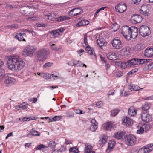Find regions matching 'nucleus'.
<instances>
[{
    "label": "nucleus",
    "instance_id": "33",
    "mask_svg": "<svg viewBox=\"0 0 153 153\" xmlns=\"http://www.w3.org/2000/svg\"><path fill=\"white\" fill-rule=\"evenodd\" d=\"M145 48L144 45L142 44H137L135 47V49L136 51H140L144 49Z\"/></svg>",
    "mask_w": 153,
    "mask_h": 153
},
{
    "label": "nucleus",
    "instance_id": "16",
    "mask_svg": "<svg viewBox=\"0 0 153 153\" xmlns=\"http://www.w3.org/2000/svg\"><path fill=\"white\" fill-rule=\"evenodd\" d=\"M23 36H26L25 33H24L22 30L19 31V33H18L15 36V38L17 39L19 41H26L25 39L23 38Z\"/></svg>",
    "mask_w": 153,
    "mask_h": 153
},
{
    "label": "nucleus",
    "instance_id": "4",
    "mask_svg": "<svg viewBox=\"0 0 153 153\" xmlns=\"http://www.w3.org/2000/svg\"><path fill=\"white\" fill-rule=\"evenodd\" d=\"M35 48L32 46H27L22 52V54L25 56H32L34 52Z\"/></svg>",
    "mask_w": 153,
    "mask_h": 153
},
{
    "label": "nucleus",
    "instance_id": "36",
    "mask_svg": "<svg viewBox=\"0 0 153 153\" xmlns=\"http://www.w3.org/2000/svg\"><path fill=\"white\" fill-rule=\"evenodd\" d=\"M138 129L137 131V133L138 134H141L143 132L144 129L143 127V125L141 124H139L138 126Z\"/></svg>",
    "mask_w": 153,
    "mask_h": 153
},
{
    "label": "nucleus",
    "instance_id": "14",
    "mask_svg": "<svg viewBox=\"0 0 153 153\" xmlns=\"http://www.w3.org/2000/svg\"><path fill=\"white\" fill-rule=\"evenodd\" d=\"M149 60L150 59H133V62H134V65L138 64H143L149 62Z\"/></svg>",
    "mask_w": 153,
    "mask_h": 153
},
{
    "label": "nucleus",
    "instance_id": "48",
    "mask_svg": "<svg viewBox=\"0 0 153 153\" xmlns=\"http://www.w3.org/2000/svg\"><path fill=\"white\" fill-rule=\"evenodd\" d=\"M84 43L85 44V46L88 45V43L87 42V36L86 34H84Z\"/></svg>",
    "mask_w": 153,
    "mask_h": 153
},
{
    "label": "nucleus",
    "instance_id": "21",
    "mask_svg": "<svg viewBox=\"0 0 153 153\" xmlns=\"http://www.w3.org/2000/svg\"><path fill=\"white\" fill-rule=\"evenodd\" d=\"M137 111L134 106L130 108L128 110V114L131 117L134 116L136 114Z\"/></svg>",
    "mask_w": 153,
    "mask_h": 153
},
{
    "label": "nucleus",
    "instance_id": "53",
    "mask_svg": "<svg viewBox=\"0 0 153 153\" xmlns=\"http://www.w3.org/2000/svg\"><path fill=\"white\" fill-rule=\"evenodd\" d=\"M137 71H138V69L137 68H135V69H132L130 72H129L127 74L129 75L130 74H133V73L137 72Z\"/></svg>",
    "mask_w": 153,
    "mask_h": 153
},
{
    "label": "nucleus",
    "instance_id": "52",
    "mask_svg": "<svg viewBox=\"0 0 153 153\" xmlns=\"http://www.w3.org/2000/svg\"><path fill=\"white\" fill-rule=\"evenodd\" d=\"M5 71L3 68H0V77L4 76L5 74Z\"/></svg>",
    "mask_w": 153,
    "mask_h": 153
},
{
    "label": "nucleus",
    "instance_id": "60",
    "mask_svg": "<svg viewBox=\"0 0 153 153\" xmlns=\"http://www.w3.org/2000/svg\"><path fill=\"white\" fill-rule=\"evenodd\" d=\"M148 69L150 70L153 68V63L152 62L149 64L148 65Z\"/></svg>",
    "mask_w": 153,
    "mask_h": 153
},
{
    "label": "nucleus",
    "instance_id": "3",
    "mask_svg": "<svg viewBox=\"0 0 153 153\" xmlns=\"http://www.w3.org/2000/svg\"><path fill=\"white\" fill-rule=\"evenodd\" d=\"M131 27L128 26H124L122 27L121 33L125 39L128 40H130Z\"/></svg>",
    "mask_w": 153,
    "mask_h": 153
},
{
    "label": "nucleus",
    "instance_id": "28",
    "mask_svg": "<svg viewBox=\"0 0 153 153\" xmlns=\"http://www.w3.org/2000/svg\"><path fill=\"white\" fill-rule=\"evenodd\" d=\"M15 80L11 77H8L4 80V83L7 86L10 85L12 83L15 82Z\"/></svg>",
    "mask_w": 153,
    "mask_h": 153
},
{
    "label": "nucleus",
    "instance_id": "22",
    "mask_svg": "<svg viewBox=\"0 0 153 153\" xmlns=\"http://www.w3.org/2000/svg\"><path fill=\"white\" fill-rule=\"evenodd\" d=\"M108 144V147L106 150L107 153H109L111 151V149L114 147L115 142L113 140H111L109 141Z\"/></svg>",
    "mask_w": 153,
    "mask_h": 153
},
{
    "label": "nucleus",
    "instance_id": "8",
    "mask_svg": "<svg viewBox=\"0 0 153 153\" xmlns=\"http://www.w3.org/2000/svg\"><path fill=\"white\" fill-rule=\"evenodd\" d=\"M140 115L141 119L143 121L148 123L152 120V116L147 112H142Z\"/></svg>",
    "mask_w": 153,
    "mask_h": 153
},
{
    "label": "nucleus",
    "instance_id": "61",
    "mask_svg": "<svg viewBox=\"0 0 153 153\" xmlns=\"http://www.w3.org/2000/svg\"><path fill=\"white\" fill-rule=\"evenodd\" d=\"M45 25L44 24H40V23H38L36 24V27H45Z\"/></svg>",
    "mask_w": 153,
    "mask_h": 153
},
{
    "label": "nucleus",
    "instance_id": "64",
    "mask_svg": "<svg viewBox=\"0 0 153 153\" xmlns=\"http://www.w3.org/2000/svg\"><path fill=\"white\" fill-rule=\"evenodd\" d=\"M6 7L7 8H9L10 9H12L13 8L16 7V6H13L12 5H6Z\"/></svg>",
    "mask_w": 153,
    "mask_h": 153
},
{
    "label": "nucleus",
    "instance_id": "58",
    "mask_svg": "<svg viewBox=\"0 0 153 153\" xmlns=\"http://www.w3.org/2000/svg\"><path fill=\"white\" fill-rule=\"evenodd\" d=\"M91 125H97L98 123L94 119H92L91 120Z\"/></svg>",
    "mask_w": 153,
    "mask_h": 153
},
{
    "label": "nucleus",
    "instance_id": "37",
    "mask_svg": "<svg viewBox=\"0 0 153 153\" xmlns=\"http://www.w3.org/2000/svg\"><path fill=\"white\" fill-rule=\"evenodd\" d=\"M147 150L148 153H149L153 150V144H150L146 145L144 148Z\"/></svg>",
    "mask_w": 153,
    "mask_h": 153
},
{
    "label": "nucleus",
    "instance_id": "11",
    "mask_svg": "<svg viewBox=\"0 0 153 153\" xmlns=\"http://www.w3.org/2000/svg\"><path fill=\"white\" fill-rule=\"evenodd\" d=\"M149 8L147 6L145 5L141 6L139 10L140 13L145 16H149Z\"/></svg>",
    "mask_w": 153,
    "mask_h": 153
},
{
    "label": "nucleus",
    "instance_id": "46",
    "mask_svg": "<svg viewBox=\"0 0 153 153\" xmlns=\"http://www.w3.org/2000/svg\"><path fill=\"white\" fill-rule=\"evenodd\" d=\"M137 153H148L147 150L144 148H142L140 149Z\"/></svg>",
    "mask_w": 153,
    "mask_h": 153
},
{
    "label": "nucleus",
    "instance_id": "15",
    "mask_svg": "<svg viewBox=\"0 0 153 153\" xmlns=\"http://www.w3.org/2000/svg\"><path fill=\"white\" fill-rule=\"evenodd\" d=\"M82 10L80 8H75L71 10L69 13L71 15V16H74L78 15Z\"/></svg>",
    "mask_w": 153,
    "mask_h": 153
},
{
    "label": "nucleus",
    "instance_id": "40",
    "mask_svg": "<svg viewBox=\"0 0 153 153\" xmlns=\"http://www.w3.org/2000/svg\"><path fill=\"white\" fill-rule=\"evenodd\" d=\"M45 18L48 19L51 21H54V19L51 15V13H49L47 15L45 16Z\"/></svg>",
    "mask_w": 153,
    "mask_h": 153
},
{
    "label": "nucleus",
    "instance_id": "49",
    "mask_svg": "<svg viewBox=\"0 0 153 153\" xmlns=\"http://www.w3.org/2000/svg\"><path fill=\"white\" fill-rule=\"evenodd\" d=\"M21 110H24L26 109L27 107V104L25 103H24L20 105Z\"/></svg>",
    "mask_w": 153,
    "mask_h": 153
},
{
    "label": "nucleus",
    "instance_id": "50",
    "mask_svg": "<svg viewBox=\"0 0 153 153\" xmlns=\"http://www.w3.org/2000/svg\"><path fill=\"white\" fill-rule=\"evenodd\" d=\"M67 116L70 118L73 117L74 116V114L71 112H69L67 114Z\"/></svg>",
    "mask_w": 153,
    "mask_h": 153
},
{
    "label": "nucleus",
    "instance_id": "25",
    "mask_svg": "<svg viewBox=\"0 0 153 153\" xmlns=\"http://www.w3.org/2000/svg\"><path fill=\"white\" fill-rule=\"evenodd\" d=\"M106 56L110 60H115L117 58L116 54L113 52H110L107 53Z\"/></svg>",
    "mask_w": 153,
    "mask_h": 153
},
{
    "label": "nucleus",
    "instance_id": "18",
    "mask_svg": "<svg viewBox=\"0 0 153 153\" xmlns=\"http://www.w3.org/2000/svg\"><path fill=\"white\" fill-rule=\"evenodd\" d=\"M144 55L148 57H151L153 56V48H151L146 49L144 52Z\"/></svg>",
    "mask_w": 153,
    "mask_h": 153
},
{
    "label": "nucleus",
    "instance_id": "9",
    "mask_svg": "<svg viewBox=\"0 0 153 153\" xmlns=\"http://www.w3.org/2000/svg\"><path fill=\"white\" fill-rule=\"evenodd\" d=\"M134 62H133L132 59L130 60H128L126 62H117L116 64V65L117 64L118 65L121 64V66L122 68H125L134 65Z\"/></svg>",
    "mask_w": 153,
    "mask_h": 153
},
{
    "label": "nucleus",
    "instance_id": "54",
    "mask_svg": "<svg viewBox=\"0 0 153 153\" xmlns=\"http://www.w3.org/2000/svg\"><path fill=\"white\" fill-rule=\"evenodd\" d=\"M84 21L83 20H81V21L76 24V26L78 27H79L83 25H84Z\"/></svg>",
    "mask_w": 153,
    "mask_h": 153
},
{
    "label": "nucleus",
    "instance_id": "38",
    "mask_svg": "<svg viewBox=\"0 0 153 153\" xmlns=\"http://www.w3.org/2000/svg\"><path fill=\"white\" fill-rule=\"evenodd\" d=\"M143 127L144 128V130L146 131H149L151 128V125L149 124H145L143 125Z\"/></svg>",
    "mask_w": 153,
    "mask_h": 153
},
{
    "label": "nucleus",
    "instance_id": "12",
    "mask_svg": "<svg viewBox=\"0 0 153 153\" xmlns=\"http://www.w3.org/2000/svg\"><path fill=\"white\" fill-rule=\"evenodd\" d=\"M142 19V16L140 15H134L131 18V22L135 24L140 22Z\"/></svg>",
    "mask_w": 153,
    "mask_h": 153
},
{
    "label": "nucleus",
    "instance_id": "6",
    "mask_svg": "<svg viewBox=\"0 0 153 153\" xmlns=\"http://www.w3.org/2000/svg\"><path fill=\"white\" fill-rule=\"evenodd\" d=\"M136 140V137L134 136L132 134H130L127 136L126 142L128 145L132 146L135 143Z\"/></svg>",
    "mask_w": 153,
    "mask_h": 153
},
{
    "label": "nucleus",
    "instance_id": "41",
    "mask_svg": "<svg viewBox=\"0 0 153 153\" xmlns=\"http://www.w3.org/2000/svg\"><path fill=\"white\" fill-rule=\"evenodd\" d=\"M98 127V125H91L90 127V130L93 131L94 132L96 131Z\"/></svg>",
    "mask_w": 153,
    "mask_h": 153
},
{
    "label": "nucleus",
    "instance_id": "23",
    "mask_svg": "<svg viewBox=\"0 0 153 153\" xmlns=\"http://www.w3.org/2000/svg\"><path fill=\"white\" fill-rule=\"evenodd\" d=\"M123 124L127 126H129L133 124V122L132 119L126 117L123 121Z\"/></svg>",
    "mask_w": 153,
    "mask_h": 153
},
{
    "label": "nucleus",
    "instance_id": "47",
    "mask_svg": "<svg viewBox=\"0 0 153 153\" xmlns=\"http://www.w3.org/2000/svg\"><path fill=\"white\" fill-rule=\"evenodd\" d=\"M118 112V111L117 110H112L111 111V114L113 116H115L117 115Z\"/></svg>",
    "mask_w": 153,
    "mask_h": 153
},
{
    "label": "nucleus",
    "instance_id": "34",
    "mask_svg": "<svg viewBox=\"0 0 153 153\" xmlns=\"http://www.w3.org/2000/svg\"><path fill=\"white\" fill-rule=\"evenodd\" d=\"M29 10V8L27 7H25L22 8L21 12L22 13L24 14L25 16H27L29 14V13H28Z\"/></svg>",
    "mask_w": 153,
    "mask_h": 153
},
{
    "label": "nucleus",
    "instance_id": "42",
    "mask_svg": "<svg viewBox=\"0 0 153 153\" xmlns=\"http://www.w3.org/2000/svg\"><path fill=\"white\" fill-rule=\"evenodd\" d=\"M49 74L48 73H42L41 74V77H43V78L48 79H49Z\"/></svg>",
    "mask_w": 153,
    "mask_h": 153
},
{
    "label": "nucleus",
    "instance_id": "2",
    "mask_svg": "<svg viewBox=\"0 0 153 153\" xmlns=\"http://www.w3.org/2000/svg\"><path fill=\"white\" fill-rule=\"evenodd\" d=\"M49 53V50L47 48H42L38 50L36 54V58L38 61L42 62L45 60Z\"/></svg>",
    "mask_w": 153,
    "mask_h": 153
},
{
    "label": "nucleus",
    "instance_id": "44",
    "mask_svg": "<svg viewBox=\"0 0 153 153\" xmlns=\"http://www.w3.org/2000/svg\"><path fill=\"white\" fill-rule=\"evenodd\" d=\"M47 147V146H45V145L43 144H41L38 146L36 149V150H41L44 149L45 148H46Z\"/></svg>",
    "mask_w": 153,
    "mask_h": 153
},
{
    "label": "nucleus",
    "instance_id": "17",
    "mask_svg": "<svg viewBox=\"0 0 153 153\" xmlns=\"http://www.w3.org/2000/svg\"><path fill=\"white\" fill-rule=\"evenodd\" d=\"M107 138L105 135H102L100 136V139L99 141V144L101 147H102L106 143Z\"/></svg>",
    "mask_w": 153,
    "mask_h": 153
},
{
    "label": "nucleus",
    "instance_id": "51",
    "mask_svg": "<svg viewBox=\"0 0 153 153\" xmlns=\"http://www.w3.org/2000/svg\"><path fill=\"white\" fill-rule=\"evenodd\" d=\"M79 61L76 60H74L73 61V62L70 64L72 66H77L78 64Z\"/></svg>",
    "mask_w": 153,
    "mask_h": 153
},
{
    "label": "nucleus",
    "instance_id": "1",
    "mask_svg": "<svg viewBox=\"0 0 153 153\" xmlns=\"http://www.w3.org/2000/svg\"><path fill=\"white\" fill-rule=\"evenodd\" d=\"M7 66L10 70H20L25 65V63L17 55L11 56L7 61Z\"/></svg>",
    "mask_w": 153,
    "mask_h": 153
},
{
    "label": "nucleus",
    "instance_id": "59",
    "mask_svg": "<svg viewBox=\"0 0 153 153\" xmlns=\"http://www.w3.org/2000/svg\"><path fill=\"white\" fill-rule=\"evenodd\" d=\"M34 117H33V118H31V119L30 118H27V117H25L23 118L22 119V121H29L31 120H33L34 119Z\"/></svg>",
    "mask_w": 153,
    "mask_h": 153
},
{
    "label": "nucleus",
    "instance_id": "35",
    "mask_svg": "<svg viewBox=\"0 0 153 153\" xmlns=\"http://www.w3.org/2000/svg\"><path fill=\"white\" fill-rule=\"evenodd\" d=\"M49 45L51 49L53 51H56L59 50L60 49L55 44H52L51 42L49 43Z\"/></svg>",
    "mask_w": 153,
    "mask_h": 153
},
{
    "label": "nucleus",
    "instance_id": "31",
    "mask_svg": "<svg viewBox=\"0 0 153 153\" xmlns=\"http://www.w3.org/2000/svg\"><path fill=\"white\" fill-rule=\"evenodd\" d=\"M113 126V124L111 122L106 123L104 125V128L107 130H109Z\"/></svg>",
    "mask_w": 153,
    "mask_h": 153
},
{
    "label": "nucleus",
    "instance_id": "39",
    "mask_svg": "<svg viewBox=\"0 0 153 153\" xmlns=\"http://www.w3.org/2000/svg\"><path fill=\"white\" fill-rule=\"evenodd\" d=\"M56 145L55 142L54 141H50L48 144V146L51 148H53Z\"/></svg>",
    "mask_w": 153,
    "mask_h": 153
},
{
    "label": "nucleus",
    "instance_id": "45",
    "mask_svg": "<svg viewBox=\"0 0 153 153\" xmlns=\"http://www.w3.org/2000/svg\"><path fill=\"white\" fill-rule=\"evenodd\" d=\"M53 65V63H51L50 62H48L44 64L43 65V67L44 68H47L52 65Z\"/></svg>",
    "mask_w": 153,
    "mask_h": 153
},
{
    "label": "nucleus",
    "instance_id": "56",
    "mask_svg": "<svg viewBox=\"0 0 153 153\" xmlns=\"http://www.w3.org/2000/svg\"><path fill=\"white\" fill-rule=\"evenodd\" d=\"M57 76H54L53 74H49V79H52L53 78V80H55L56 78H57Z\"/></svg>",
    "mask_w": 153,
    "mask_h": 153
},
{
    "label": "nucleus",
    "instance_id": "19",
    "mask_svg": "<svg viewBox=\"0 0 153 153\" xmlns=\"http://www.w3.org/2000/svg\"><path fill=\"white\" fill-rule=\"evenodd\" d=\"M128 88L132 91H137L143 88H140L138 85H132L131 84L128 85Z\"/></svg>",
    "mask_w": 153,
    "mask_h": 153
},
{
    "label": "nucleus",
    "instance_id": "7",
    "mask_svg": "<svg viewBox=\"0 0 153 153\" xmlns=\"http://www.w3.org/2000/svg\"><path fill=\"white\" fill-rule=\"evenodd\" d=\"M114 48L120 49L123 46V44L121 41L119 39H114L111 42Z\"/></svg>",
    "mask_w": 153,
    "mask_h": 153
},
{
    "label": "nucleus",
    "instance_id": "29",
    "mask_svg": "<svg viewBox=\"0 0 153 153\" xmlns=\"http://www.w3.org/2000/svg\"><path fill=\"white\" fill-rule=\"evenodd\" d=\"M129 53V49L127 47H125L123 48L121 51V54L123 56L128 55Z\"/></svg>",
    "mask_w": 153,
    "mask_h": 153
},
{
    "label": "nucleus",
    "instance_id": "26",
    "mask_svg": "<svg viewBox=\"0 0 153 153\" xmlns=\"http://www.w3.org/2000/svg\"><path fill=\"white\" fill-rule=\"evenodd\" d=\"M61 118V117L59 116H55L54 117L49 118L48 117H41V119H48V122L55 121L57 120H59Z\"/></svg>",
    "mask_w": 153,
    "mask_h": 153
},
{
    "label": "nucleus",
    "instance_id": "63",
    "mask_svg": "<svg viewBox=\"0 0 153 153\" xmlns=\"http://www.w3.org/2000/svg\"><path fill=\"white\" fill-rule=\"evenodd\" d=\"M123 75V73L121 71H119L116 74V76L118 77H120Z\"/></svg>",
    "mask_w": 153,
    "mask_h": 153
},
{
    "label": "nucleus",
    "instance_id": "55",
    "mask_svg": "<svg viewBox=\"0 0 153 153\" xmlns=\"http://www.w3.org/2000/svg\"><path fill=\"white\" fill-rule=\"evenodd\" d=\"M142 100L143 101L147 100H153V95L149 97H148L146 98H142Z\"/></svg>",
    "mask_w": 153,
    "mask_h": 153
},
{
    "label": "nucleus",
    "instance_id": "20",
    "mask_svg": "<svg viewBox=\"0 0 153 153\" xmlns=\"http://www.w3.org/2000/svg\"><path fill=\"white\" fill-rule=\"evenodd\" d=\"M126 136V134L124 132H117L115 134V137L117 139H124Z\"/></svg>",
    "mask_w": 153,
    "mask_h": 153
},
{
    "label": "nucleus",
    "instance_id": "13",
    "mask_svg": "<svg viewBox=\"0 0 153 153\" xmlns=\"http://www.w3.org/2000/svg\"><path fill=\"white\" fill-rule=\"evenodd\" d=\"M130 40L131 38L134 39L136 38L138 35V29L135 27H131Z\"/></svg>",
    "mask_w": 153,
    "mask_h": 153
},
{
    "label": "nucleus",
    "instance_id": "57",
    "mask_svg": "<svg viewBox=\"0 0 153 153\" xmlns=\"http://www.w3.org/2000/svg\"><path fill=\"white\" fill-rule=\"evenodd\" d=\"M96 106L98 107H100L102 106V102L101 101H99L97 102L96 104H95Z\"/></svg>",
    "mask_w": 153,
    "mask_h": 153
},
{
    "label": "nucleus",
    "instance_id": "32",
    "mask_svg": "<svg viewBox=\"0 0 153 153\" xmlns=\"http://www.w3.org/2000/svg\"><path fill=\"white\" fill-rule=\"evenodd\" d=\"M150 107L151 104L148 102H146L143 105L142 108L144 111H147L149 109Z\"/></svg>",
    "mask_w": 153,
    "mask_h": 153
},
{
    "label": "nucleus",
    "instance_id": "27",
    "mask_svg": "<svg viewBox=\"0 0 153 153\" xmlns=\"http://www.w3.org/2000/svg\"><path fill=\"white\" fill-rule=\"evenodd\" d=\"M97 42L98 45L101 48L105 44L104 40L102 36H100L99 38L97 40Z\"/></svg>",
    "mask_w": 153,
    "mask_h": 153
},
{
    "label": "nucleus",
    "instance_id": "5",
    "mask_svg": "<svg viewBox=\"0 0 153 153\" xmlns=\"http://www.w3.org/2000/svg\"><path fill=\"white\" fill-rule=\"evenodd\" d=\"M139 31L140 34L143 37H146L151 33L149 28L145 25H142L140 27Z\"/></svg>",
    "mask_w": 153,
    "mask_h": 153
},
{
    "label": "nucleus",
    "instance_id": "24",
    "mask_svg": "<svg viewBox=\"0 0 153 153\" xmlns=\"http://www.w3.org/2000/svg\"><path fill=\"white\" fill-rule=\"evenodd\" d=\"M40 133L36 131L33 128H32L30 131L29 134L27 135V136L29 137H31V136H39Z\"/></svg>",
    "mask_w": 153,
    "mask_h": 153
},
{
    "label": "nucleus",
    "instance_id": "30",
    "mask_svg": "<svg viewBox=\"0 0 153 153\" xmlns=\"http://www.w3.org/2000/svg\"><path fill=\"white\" fill-rule=\"evenodd\" d=\"M85 147L84 148V153L92 150L93 148L91 145L89 143H84Z\"/></svg>",
    "mask_w": 153,
    "mask_h": 153
},
{
    "label": "nucleus",
    "instance_id": "10",
    "mask_svg": "<svg viewBox=\"0 0 153 153\" xmlns=\"http://www.w3.org/2000/svg\"><path fill=\"white\" fill-rule=\"evenodd\" d=\"M115 8L117 11L122 13L126 10L127 6L125 4L120 3L115 6Z\"/></svg>",
    "mask_w": 153,
    "mask_h": 153
},
{
    "label": "nucleus",
    "instance_id": "43",
    "mask_svg": "<svg viewBox=\"0 0 153 153\" xmlns=\"http://www.w3.org/2000/svg\"><path fill=\"white\" fill-rule=\"evenodd\" d=\"M51 34L53 36L54 38L58 37L60 35L59 33L56 30L52 31L51 32Z\"/></svg>",
    "mask_w": 153,
    "mask_h": 153
},
{
    "label": "nucleus",
    "instance_id": "62",
    "mask_svg": "<svg viewBox=\"0 0 153 153\" xmlns=\"http://www.w3.org/2000/svg\"><path fill=\"white\" fill-rule=\"evenodd\" d=\"M66 149V147L65 146H62L59 149V150L62 152L65 151Z\"/></svg>",
    "mask_w": 153,
    "mask_h": 153
}]
</instances>
